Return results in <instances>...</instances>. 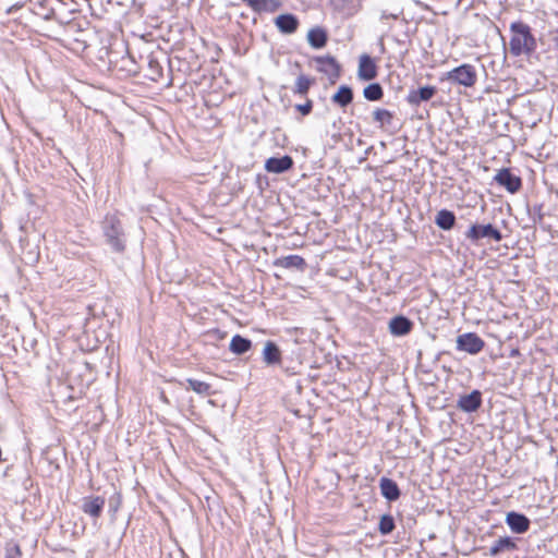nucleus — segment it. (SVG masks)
<instances>
[{"mask_svg":"<svg viewBox=\"0 0 558 558\" xmlns=\"http://www.w3.org/2000/svg\"><path fill=\"white\" fill-rule=\"evenodd\" d=\"M380 49H381V51H384V43L383 41H380Z\"/></svg>","mask_w":558,"mask_h":558,"instance_id":"e433bc0d","label":"nucleus"},{"mask_svg":"<svg viewBox=\"0 0 558 558\" xmlns=\"http://www.w3.org/2000/svg\"><path fill=\"white\" fill-rule=\"evenodd\" d=\"M494 181L505 187L509 193L514 194L522 187V180L520 177L513 174L510 169L502 168L494 177Z\"/></svg>","mask_w":558,"mask_h":558,"instance_id":"423d86ee","label":"nucleus"},{"mask_svg":"<svg viewBox=\"0 0 558 558\" xmlns=\"http://www.w3.org/2000/svg\"><path fill=\"white\" fill-rule=\"evenodd\" d=\"M377 76V65L366 53L360 56L357 77L361 81H372Z\"/></svg>","mask_w":558,"mask_h":558,"instance_id":"6e6552de","label":"nucleus"},{"mask_svg":"<svg viewBox=\"0 0 558 558\" xmlns=\"http://www.w3.org/2000/svg\"><path fill=\"white\" fill-rule=\"evenodd\" d=\"M275 24L283 34H292L299 26V21L293 14H281L276 17Z\"/></svg>","mask_w":558,"mask_h":558,"instance_id":"f3484780","label":"nucleus"},{"mask_svg":"<svg viewBox=\"0 0 558 558\" xmlns=\"http://www.w3.org/2000/svg\"><path fill=\"white\" fill-rule=\"evenodd\" d=\"M329 3L333 12L342 19H350L362 9L361 0H329Z\"/></svg>","mask_w":558,"mask_h":558,"instance_id":"0eeeda50","label":"nucleus"},{"mask_svg":"<svg viewBox=\"0 0 558 558\" xmlns=\"http://www.w3.org/2000/svg\"><path fill=\"white\" fill-rule=\"evenodd\" d=\"M554 1L558 3V0H554Z\"/></svg>","mask_w":558,"mask_h":558,"instance_id":"4c0bfd02","label":"nucleus"},{"mask_svg":"<svg viewBox=\"0 0 558 558\" xmlns=\"http://www.w3.org/2000/svg\"><path fill=\"white\" fill-rule=\"evenodd\" d=\"M186 383L189 384V387L201 396H210L211 395V386L208 383L189 378L186 379Z\"/></svg>","mask_w":558,"mask_h":558,"instance_id":"cd10ccee","label":"nucleus"},{"mask_svg":"<svg viewBox=\"0 0 558 558\" xmlns=\"http://www.w3.org/2000/svg\"><path fill=\"white\" fill-rule=\"evenodd\" d=\"M252 347V341L247 338H244L240 335H235L232 337L230 341L229 349L232 353L241 355L246 353Z\"/></svg>","mask_w":558,"mask_h":558,"instance_id":"4be33fe9","label":"nucleus"},{"mask_svg":"<svg viewBox=\"0 0 558 558\" xmlns=\"http://www.w3.org/2000/svg\"><path fill=\"white\" fill-rule=\"evenodd\" d=\"M553 40H554L555 47L558 49V31L555 32Z\"/></svg>","mask_w":558,"mask_h":558,"instance_id":"f704fd0d","label":"nucleus"},{"mask_svg":"<svg viewBox=\"0 0 558 558\" xmlns=\"http://www.w3.org/2000/svg\"><path fill=\"white\" fill-rule=\"evenodd\" d=\"M519 354V351L518 350H512L511 352V356H514V355H518Z\"/></svg>","mask_w":558,"mask_h":558,"instance_id":"c9c22d12","label":"nucleus"},{"mask_svg":"<svg viewBox=\"0 0 558 558\" xmlns=\"http://www.w3.org/2000/svg\"><path fill=\"white\" fill-rule=\"evenodd\" d=\"M312 84L313 80L306 75H299L295 81L293 93L299 95H306Z\"/></svg>","mask_w":558,"mask_h":558,"instance_id":"c85d7f7f","label":"nucleus"},{"mask_svg":"<svg viewBox=\"0 0 558 558\" xmlns=\"http://www.w3.org/2000/svg\"><path fill=\"white\" fill-rule=\"evenodd\" d=\"M389 332L395 337L409 335L413 329V323L403 315H397L389 320Z\"/></svg>","mask_w":558,"mask_h":558,"instance_id":"1a4fd4ad","label":"nucleus"},{"mask_svg":"<svg viewBox=\"0 0 558 558\" xmlns=\"http://www.w3.org/2000/svg\"><path fill=\"white\" fill-rule=\"evenodd\" d=\"M445 80L464 87H473L477 81V73L472 64H461L446 73Z\"/></svg>","mask_w":558,"mask_h":558,"instance_id":"7ed1b4c3","label":"nucleus"},{"mask_svg":"<svg viewBox=\"0 0 558 558\" xmlns=\"http://www.w3.org/2000/svg\"><path fill=\"white\" fill-rule=\"evenodd\" d=\"M484 345V340L475 332H465L457 338V350L472 355L480 353Z\"/></svg>","mask_w":558,"mask_h":558,"instance_id":"39448f33","label":"nucleus"},{"mask_svg":"<svg viewBox=\"0 0 558 558\" xmlns=\"http://www.w3.org/2000/svg\"><path fill=\"white\" fill-rule=\"evenodd\" d=\"M317 70L326 74H338L339 64L336 59L330 56L315 58Z\"/></svg>","mask_w":558,"mask_h":558,"instance_id":"6ab92c4d","label":"nucleus"},{"mask_svg":"<svg viewBox=\"0 0 558 558\" xmlns=\"http://www.w3.org/2000/svg\"><path fill=\"white\" fill-rule=\"evenodd\" d=\"M436 93V87L424 86L416 90H411L407 100L412 106H418L422 101H428Z\"/></svg>","mask_w":558,"mask_h":558,"instance_id":"4468645a","label":"nucleus"},{"mask_svg":"<svg viewBox=\"0 0 558 558\" xmlns=\"http://www.w3.org/2000/svg\"><path fill=\"white\" fill-rule=\"evenodd\" d=\"M331 100L340 107H347L353 100L352 88L348 85H341L338 88V92L332 96Z\"/></svg>","mask_w":558,"mask_h":558,"instance_id":"5701e85b","label":"nucleus"},{"mask_svg":"<svg viewBox=\"0 0 558 558\" xmlns=\"http://www.w3.org/2000/svg\"><path fill=\"white\" fill-rule=\"evenodd\" d=\"M532 220L535 222V223H539L542 222L543 218H544V213H543V204H535L533 206V209H532Z\"/></svg>","mask_w":558,"mask_h":558,"instance_id":"2f4dec72","label":"nucleus"},{"mask_svg":"<svg viewBox=\"0 0 558 558\" xmlns=\"http://www.w3.org/2000/svg\"><path fill=\"white\" fill-rule=\"evenodd\" d=\"M105 506V498L100 496L86 497L83 499L82 510L93 517L99 518Z\"/></svg>","mask_w":558,"mask_h":558,"instance_id":"ddd939ff","label":"nucleus"},{"mask_svg":"<svg viewBox=\"0 0 558 558\" xmlns=\"http://www.w3.org/2000/svg\"><path fill=\"white\" fill-rule=\"evenodd\" d=\"M381 495L389 501H395L400 497V489L395 481L388 477H381L379 481Z\"/></svg>","mask_w":558,"mask_h":558,"instance_id":"a211bd4d","label":"nucleus"},{"mask_svg":"<svg viewBox=\"0 0 558 558\" xmlns=\"http://www.w3.org/2000/svg\"><path fill=\"white\" fill-rule=\"evenodd\" d=\"M5 558H21L20 546L15 543H8L5 546Z\"/></svg>","mask_w":558,"mask_h":558,"instance_id":"7c9ffc66","label":"nucleus"},{"mask_svg":"<svg viewBox=\"0 0 558 558\" xmlns=\"http://www.w3.org/2000/svg\"><path fill=\"white\" fill-rule=\"evenodd\" d=\"M295 109L298 111H300L303 116H307L311 113V111L313 109V101L307 99V101L305 104L296 105Z\"/></svg>","mask_w":558,"mask_h":558,"instance_id":"473e14b6","label":"nucleus"},{"mask_svg":"<svg viewBox=\"0 0 558 558\" xmlns=\"http://www.w3.org/2000/svg\"><path fill=\"white\" fill-rule=\"evenodd\" d=\"M275 265L283 267V268L303 269L306 264H305L304 258L299 255H288V256L277 259L275 262Z\"/></svg>","mask_w":558,"mask_h":558,"instance_id":"393cba45","label":"nucleus"},{"mask_svg":"<svg viewBox=\"0 0 558 558\" xmlns=\"http://www.w3.org/2000/svg\"><path fill=\"white\" fill-rule=\"evenodd\" d=\"M517 549V543L509 536L500 537L489 547V555L496 557L502 553L513 551Z\"/></svg>","mask_w":558,"mask_h":558,"instance_id":"dca6fc26","label":"nucleus"},{"mask_svg":"<svg viewBox=\"0 0 558 558\" xmlns=\"http://www.w3.org/2000/svg\"><path fill=\"white\" fill-rule=\"evenodd\" d=\"M373 119L376 123H378L379 128L384 129L385 126L392 123L393 112L384 108H376L373 111Z\"/></svg>","mask_w":558,"mask_h":558,"instance_id":"a878e982","label":"nucleus"},{"mask_svg":"<svg viewBox=\"0 0 558 558\" xmlns=\"http://www.w3.org/2000/svg\"><path fill=\"white\" fill-rule=\"evenodd\" d=\"M399 17V13H389L388 11H383L381 14H380V20L381 21H385V20H397Z\"/></svg>","mask_w":558,"mask_h":558,"instance_id":"72a5a7b5","label":"nucleus"},{"mask_svg":"<svg viewBox=\"0 0 558 558\" xmlns=\"http://www.w3.org/2000/svg\"><path fill=\"white\" fill-rule=\"evenodd\" d=\"M254 12H275L281 7V0H241Z\"/></svg>","mask_w":558,"mask_h":558,"instance_id":"2eb2a0df","label":"nucleus"},{"mask_svg":"<svg viewBox=\"0 0 558 558\" xmlns=\"http://www.w3.org/2000/svg\"><path fill=\"white\" fill-rule=\"evenodd\" d=\"M293 167V159L284 155L282 157H270L265 162V170L270 173H283Z\"/></svg>","mask_w":558,"mask_h":558,"instance_id":"9d476101","label":"nucleus"},{"mask_svg":"<svg viewBox=\"0 0 558 558\" xmlns=\"http://www.w3.org/2000/svg\"><path fill=\"white\" fill-rule=\"evenodd\" d=\"M510 35L509 51L513 57L531 56L536 50V39L526 23L512 22Z\"/></svg>","mask_w":558,"mask_h":558,"instance_id":"f257e3e1","label":"nucleus"},{"mask_svg":"<svg viewBox=\"0 0 558 558\" xmlns=\"http://www.w3.org/2000/svg\"><path fill=\"white\" fill-rule=\"evenodd\" d=\"M482 404V393L473 390L469 395L461 396L458 400V408L464 412H475Z\"/></svg>","mask_w":558,"mask_h":558,"instance_id":"9b49d317","label":"nucleus"},{"mask_svg":"<svg viewBox=\"0 0 558 558\" xmlns=\"http://www.w3.org/2000/svg\"><path fill=\"white\" fill-rule=\"evenodd\" d=\"M363 95L369 101H377L383 98L384 90L378 83H372L364 88Z\"/></svg>","mask_w":558,"mask_h":558,"instance_id":"bb28decb","label":"nucleus"},{"mask_svg":"<svg viewBox=\"0 0 558 558\" xmlns=\"http://www.w3.org/2000/svg\"><path fill=\"white\" fill-rule=\"evenodd\" d=\"M307 40L313 48L320 49L327 43V33L322 27L311 28L307 33Z\"/></svg>","mask_w":558,"mask_h":558,"instance_id":"aec40b11","label":"nucleus"},{"mask_svg":"<svg viewBox=\"0 0 558 558\" xmlns=\"http://www.w3.org/2000/svg\"><path fill=\"white\" fill-rule=\"evenodd\" d=\"M436 225L442 230H450L456 223V216L448 209H441L435 218Z\"/></svg>","mask_w":558,"mask_h":558,"instance_id":"b1692460","label":"nucleus"},{"mask_svg":"<svg viewBox=\"0 0 558 558\" xmlns=\"http://www.w3.org/2000/svg\"><path fill=\"white\" fill-rule=\"evenodd\" d=\"M465 238L471 242L476 243L481 239L488 238L496 242L501 241V232L496 229L493 225H472L465 233Z\"/></svg>","mask_w":558,"mask_h":558,"instance_id":"20e7f679","label":"nucleus"},{"mask_svg":"<svg viewBox=\"0 0 558 558\" xmlns=\"http://www.w3.org/2000/svg\"><path fill=\"white\" fill-rule=\"evenodd\" d=\"M263 360L266 364L272 365L281 362L279 348L272 341H267L263 350Z\"/></svg>","mask_w":558,"mask_h":558,"instance_id":"412c9836","label":"nucleus"},{"mask_svg":"<svg viewBox=\"0 0 558 558\" xmlns=\"http://www.w3.org/2000/svg\"><path fill=\"white\" fill-rule=\"evenodd\" d=\"M506 523L517 534L525 533L530 527V520L518 512H509L506 517Z\"/></svg>","mask_w":558,"mask_h":558,"instance_id":"f8f14e48","label":"nucleus"},{"mask_svg":"<svg viewBox=\"0 0 558 558\" xmlns=\"http://www.w3.org/2000/svg\"><path fill=\"white\" fill-rule=\"evenodd\" d=\"M107 244L113 252L123 253L126 247V236L122 222L116 214H107L101 223Z\"/></svg>","mask_w":558,"mask_h":558,"instance_id":"f03ea898","label":"nucleus"},{"mask_svg":"<svg viewBox=\"0 0 558 558\" xmlns=\"http://www.w3.org/2000/svg\"><path fill=\"white\" fill-rule=\"evenodd\" d=\"M395 520L390 514L381 515L378 524V531L381 535H388L395 530Z\"/></svg>","mask_w":558,"mask_h":558,"instance_id":"c756f323","label":"nucleus"}]
</instances>
